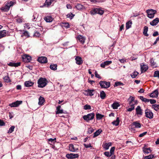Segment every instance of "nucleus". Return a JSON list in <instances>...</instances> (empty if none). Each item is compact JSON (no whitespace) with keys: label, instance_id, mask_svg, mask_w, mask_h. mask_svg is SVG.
<instances>
[{"label":"nucleus","instance_id":"bf43d9fd","mask_svg":"<svg viewBox=\"0 0 159 159\" xmlns=\"http://www.w3.org/2000/svg\"><path fill=\"white\" fill-rule=\"evenodd\" d=\"M45 100H39L38 104L39 105H42L45 102Z\"/></svg>","mask_w":159,"mask_h":159},{"label":"nucleus","instance_id":"9b49d317","mask_svg":"<svg viewBox=\"0 0 159 159\" xmlns=\"http://www.w3.org/2000/svg\"><path fill=\"white\" fill-rule=\"evenodd\" d=\"M22 101H17L15 102H13L11 103L10 104L9 106L11 107H16L18 106L20 104L22 103Z\"/></svg>","mask_w":159,"mask_h":159},{"label":"nucleus","instance_id":"f03ea898","mask_svg":"<svg viewBox=\"0 0 159 159\" xmlns=\"http://www.w3.org/2000/svg\"><path fill=\"white\" fill-rule=\"evenodd\" d=\"M48 82V81L46 78H41L38 81V86L39 88H43L46 86Z\"/></svg>","mask_w":159,"mask_h":159},{"label":"nucleus","instance_id":"cd10ccee","mask_svg":"<svg viewBox=\"0 0 159 159\" xmlns=\"http://www.w3.org/2000/svg\"><path fill=\"white\" fill-rule=\"evenodd\" d=\"M34 84V83L29 81H25L24 83L25 85L27 87L32 86Z\"/></svg>","mask_w":159,"mask_h":159},{"label":"nucleus","instance_id":"79ce46f5","mask_svg":"<svg viewBox=\"0 0 159 159\" xmlns=\"http://www.w3.org/2000/svg\"><path fill=\"white\" fill-rule=\"evenodd\" d=\"M100 96L101 98L102 99H104L105 98L106 96V94L104 91H102L101 92Z\"/></svg>","mask_w":159,"mask_h":159},{"label":"nucleus","instance_id":"a19ab883","mask_svg":"<svg viewBox=\"0 0 159 159\" xmlns=\"http://www.w3.org/2000/svg\"><path fill=\"white\" fill-rule=\"evenodd\" d=\"M96 116L97 120H100L104 117V115L99 113H97L96 114Z\"/></svg>","mask_w":159,"mask_h":159},{"label":"nucleus","instance_id":"7c9ffc66","mask_svg":"<svg viewBox=\"0 0 159 159\" xmlns=\"http://www.w3.org/2000/svg\"><path fill=\"white\" fill-rule=\"evenodd\" d=\"M75 7L78 10H82L83 8H84V7L83 5L78 3L75 6Z\"/></svg>","mask_w":159,"mask_h":159},{"label":"nucleus","instance_id":"5701e85b","mask_svg":"<svg viewBox=\"0 0 159 159\" xmlns=\"http://www.w3.org/2000/svg\"><path fill=\"white\" fill-rule=\"evenodd\" d=\"M61 107L60 106H58L56 107V114H59L61 113H64L63 110L62 109H61Z\"/></svg>","mask_w":159,"mask_h":159},{"label":"nucleus","instance_id":"3c124183","mask_svg":"<svg viewBox=\"0 0 159 159\" xmlns=\"http://www.w3.org/2000/svg\"><path fill=\"white\" fill-rule=\"evenodd\" d=\"M144 102H150L151 104H154L156 102V100H142Z\"/></svg>","mask_w":159,"mask_h":159},{"label":"nucleus","instance_id":"338daca9","mask_svg":"<svg viewBox=\"0 0 159 159\" xmlns=\"http://www.w3.org/2000/svg\"><path fill=\"white\" fill-rule=\"evenodd\" d=\"M93 130H94L92 128H90L89 129L88 132L89 134H91L93 132Z\"/></svg>","mask_w":159,"mask_h":159},{"label":"nucleus","instance_id":"e2e57ef3","mask_svg":"<svg viewBox=\"0 0 159 159\" xmlns=\"http://www.w3.org/2000/svg\"><path fill=\"white\" fill-rule=\"evenodd\" d=\"M104 155L107 157H109L111 156V154H110V153L109 152H105L104 153Z\"/></svg>","mask_w":159,"mask_h":159},{"label":"nucleus","instance_id":"72a5a7b5","mask_svg":"<svg viewBox=\"0 0 159 159\" xmlns=\"http://www.w3.org/2000/svg\"><path fill=\"white\" fill-rule=\"evenodd\" d=\"M132 24V21L131 20H129L126 23V30H128L130 28Z\"/></svg>","mask_w":159,"mask_h":159},{"label":"nucleus","instance_id":"4d7b16f0","mask_svg":"<svg viewBox=\"0 0 159 159\" xmlns=\"http://www.w3.org/2000/svg\"><path fill=\"white\" fill-rule=\"evenodd\" d=\"M84 108L85 110L90 109L91 107L89 105H86L84 106Z\"/></svg>","mask_w":159,"mask_h":159},{"label":"nucleus","instance_id":"4c0bfd02","mask_svg":"<svg viewBox=\"0 0 159 159\" xmlns=\"http://www.w3.org/2000/svg\"><path fill=\"white\" fill-rule=\"evenodd\" d=\"M119 120L118 117H117V118L115 120H114L112 122V124L116 126H117L119 125Z\"/></svg>","mask_w":159,"mask_h":159},{"label":"nucleus","instance_id":"423d86ee","mask_svg":"<svg viewBox=\"0 0 159 159\" xmlns=\"http://www.w3.org/2000/svg\"><path fill=\"white\" fill-rule=\"evenodd\" d=\"M94 114L93 113L89 114L87 115L84 116L83 118V119L87 121L89 120H93L94 117Z\"/></svg>","mask_w":159,"mask_h":159},{"label":"nucleus","instance_id":"ddd939ff","mask_svg":"<svg viewBox=\"0 0 159 159\" xmlns=\"http://www.w3.org/2000/svg\"><path fill=\"white\" fill-rule=\"evenodd\" d=\"M133 101L134 100H131V101L129 102L130 106L129 108L127 109V111L130 112L134 109L135 107L134 104H133Z\"/></svg>","mask_w":159,"mask_h":159},{"label":"nucleus","instance_id":"680f3d73","mask_svg":"<svg viewBox=\"0 0 159 159\" xmlns=\"http://www.w3.org/2000/svg\"><path fill=\"white\" fill-rule=\"evenodd\" d=\"M95 75L96 77L100 79H101V77L98 74L97 72L96 71L95 72Z\"/></svg>","mask_w":159,"mask_h":159},{"label":"nucleus","instance_id":"a211bd4d","mask_svg":"<svg viewBox=\"0 0 159 159\" xmlns=\"http://www.w3.org/2000/svg\"><path fill=\"white\" fill-rule=\"evenodd\" d=\"M94 91L93 89H89L85 90V94L87 95L92 96L93 95V93Z\"/></svg>","mask_w":159,"mask_h":159},{"label":"nucleus","instance_id":"c756f323","mask_svg":"<svg viewBox=\"0 0 159 159\" xmlns=\"http://www.w3.org/2000/svg\"><path fill=\"white\" fill-rule=\"evenodd\" d=\"M132 125L134 126L135 128H140L141 127V124L137 121H135L133 123Z\"/></svg>","mask_w":159,"mask_h":159},{"label":"nucleus","instance_id":"6e6552de","mask_svg":"<svg viewBox=\"0 0 159 159\" xmlns=\"http://www.w3.org/2000/svg\"><path fill=\"white\" fill-rule=\"evenodd\" d=\"M79 155L78 154H67L66 155V157L68 159H74L78 158Z\"/></svg>","mask_w":159,"mask_h":159},{"label":"nucleus","instance_id":"1a4fd4ad","mask_svg":"<svg viewBox=\"0 0 159 159\" xmlns=\"http://www.w3.org/2000/svg\"><path fill=\"white\" fill-rule=\"evenodd\" d=\"M145 114L146 117L150 119L153 117V114L150 110H146Z\"/></svg>","mask_w":159,"mask_h":159},{"label":"nucleus","instance_id":"f704fd0d","mask_svg":"<svg viewBox=\"0 0 159 159\" xmlns=\"http://www.w3.org/2000/svg\"><path fill=\"white\" fill-rule=\"evenodd\" d=\"M139 74V73L136 71H134L133 73L130 75L132 78H135Z\"/></svg>","mask_w":159,"mask_h":159},{"label":"nucleus","instance_id":"a878e982","mask_svg":"<svg viewBox=\"0 0 159 159\" xmlns=\"http://www.w3.org/2000/svg\"><path fill=\"white\" fill-rule=\"evenodd\" d=\"M10 9L7 5H5L4 7H2L0 8V10L3 12H7Z\"/></svg>","mask_w":159,"mask_h":159},{"label":"nucleus","instance_id":"6e6d98bb","mask_svg":"<svg viewBox=\"0 0 159 159\" xmlns=\"http://www.w3.org/2000/svg\"><path fill=\"white\" fill-rule=\"evenodd\" d=\"M124 85V84H123V83H121V82H115V85H114V86H120V85Z\"/></svg>","mask_w":159,"mask_h":159},{"label":"nucleus","instance_id":"774afa93","mask_svg":"<svg viewBox=\"0 0 159 159\" xmlns=\"http://www.w3.org/2000/svg\"><path fill=\"white\" fill-rule=\"evenodd\" d=\"M119 61L121 63H124L126 62V60L125 59H119Z\"/></svg>","mask_w":159,"mask_h":159},{"label":"nucleus","instance_id":"bb28decb","mask_svg":"<svg viewBox=\"0 0 159 159\" xmlns=\"http://www.w3.org/2000/svg\"><path fill=\"white\" fill-rule=\"evenodd\" d=\"M10 9L7 5H5L4 7H2L0 8V10L3 12H7Z\"/></svg>","mask_w":159,"mask_h":159},{"label":"nucleus","instance_id":"0eeeda50","mask_svg":"<svg viewBox=\"0 0 159 159\" xmlns=\"http://www.w3.org/2000/svg\"><path fill=\"white\" fill-rule=\"evenodd\" d=\"M136 114L138 117H140L142 115L143 112V110L140 106H138L135 109Z\"/></svg>","mask_w":159,"mask_h":159},{"label":"nucleus","instance_id":"052dcab7","mask_svg":"<svg viewBox=\"0 0 159 159\" xmlns=\"http://www.w3.org/2000/svg\"><path fill=\"white\" fill-rule=\"evenodd\" d=\"M84 145L85 148H91L92 147V146H91L90 143H89V144H87L84 143Z\"/></svg>","mask_w":159,"mask_h":159},{"label":"nucleus","instance_id":"ea45409f","mask_svg":"<svg viewBox=\"0 0 159 159\" xmlns=\"http://www.w3.org/2000/svg\"><path fill=\"white\" fill-rule=\"evenodd\" d=\"M57 64L51 65L50 66V68L52 70H54L57 69Z\"/></svg>","mask_w":159,"mask_h":159},{"label":"nucleus","instance_id":"c9c22d12","mask_svg":"<svg viewBox=\"0 0 159 159\" xmlns=\"http://www.w3.org/2000/svg\"><path fill=\"white\" fill-rule=\"evenodd\" d=\"M24 36L26 37L27 38H28L30 37L29 34L27 31H24L21 36V37H23Z\"/></svg>","mask_w":159,"mask_h":159},{"label":"nucleus","instance_id":"20e7f679","mask_svg":"<svg viewBox=\"0 0 159 159\" xmlns=\"http://www.w3.org/2000/svg\"><path fill=\"white\" fill-rule=\"evenodd\" d=\"M100 84L102 88H107L110 86V83L109 82H106L104 81H101L99 83Z\"/></svg>","mask_w":159,"mask_h":159},{"label":"nucleus","instance_id":"58836bf2","mask_svg":"<svg viewBox=\"0 0 159 159\" xmlns=\"http://www.w3.org/2000/svg\"><path fill=\"white\" fill-rule=\"evenodd\" d=\"M120 106L119 103L117 102L114 103L112 105V107L113 109H116Z\"/></svg>","mask_w":159,"mask_h":159},{"label":"nucleus","instance_id":"412c9836","mask_svg":"<svg viewBox=\"0 0 159 159\" xmlns=\"http://www.w3.org/2000/svg\"><path fill=\"white\" fill-rule=\"evenodd\" d=\"M69 148L70 151L72 152H75L78 150L77 148H75L73 144H70L69 145Z\"/></svg>","mask_w":159,"mask_h":159},{"label":"nucleus","instance_id":"2f4dec72","mask_svg":"<svg viewBox=\"0 0 159 159\" xmlns=\"http://www.w3.org/2000/svg\"><path fill=\"white\" fill-rule=\"evenodd\" d=\"M44 19L47 22H51L53 20V19L51 16H48L45 17Z\"/></svg>","mask_w":159,"mask_h":159},{"label":"nucleus","instance_id":"5fc2aeb1","mask_svg":"<svg viewBox=\"0 0 159 159\" xmlns=\"http://www.w3.org/2000/svg\"><path fill=\"white\" fill-rule=\"evenodd\" d=\"M154 157V155H150L148 156H145L144 157L145 159H152Z\"/></svg>","mask_w":159,"mask_h":159},{"label":"nucleus","instance_id":"4be33fe9","mask_svg":"<svg viewBox=\"0 0 159 159\" xmlns=\"http://www.w3.org/2000/svg\"><path fill=\"white\" fill-rule=\"evenodd\" d=\"M140 66L141 73L146 71L148 69V66L145 64L141 65Z\"/></svg>","mask_w":159,"mask_h":159},{"label":"nucleus","instance_id":"f257e3e1","mask_svg":"<svg viewBox=\"0 0 159 159\" xmlns=\"http://www.w3.org/2000/svg\"><path fill=\"white\" fill-rule=\"evenodd\" d=\"M102 8H95L92 9L89 13L92 15H94L96 14H98L100 15H102L104 11L101 9Z\"/></svg>","mask_w":159,"mask_h":159},{"label":"nucleus","instance_id":"f8f14e48","mask_svg":"<svg viewBox=\"0 0 159 159\" xmlns=\"http://www.w3.org/2000/svg\"><path fill=\"white\" fill-rule=\"evenodd\" d=\"M37 61L42 63H47L48 61L47 58L45 57H38Z\"/></svg>","mask_w":159,"mask_h":159},{"label":"nucleus","instance_id":"37998d69","mask_svg":"<svg viewBox=\"0 0 159 159\" xmlns=\"http://www.w3.org/2000/svg\"><path fill=\"white\" fill-rule=\"evenodd\" d=\"M159 105L154 104L152 105V107L155 110L157 111L159 109Z\"/></svg>","mask_w":159,"mask_h":159},{"label":"nucleus","instance_id":"a18cd8bd","mask_svg":"<svg viewBox=\"0 0 159 159\" xmlns=\"http://www.w3.org/2000/svg\"><path fill=\"white\" fill-rule=\"evenodd\" d=\"M143 152L146 153H148L151 152V150L150 148H145L143 149Z\"/></svg>","mask_w":159,"mask_h":159},{"label":"nucleus","instance_id":"dca6fc26","mask_svg":"<svg viewBox=\"0 0 159 159\" xmlns=\"http://www.w3.org/2000/svg\"><path fill=\"white\" fill-rule=\"evenodd\" d=\"M158 94V90L156 89L150 94V96L151 98H156L157 97Z\"/></svg>","mask_w":159,"mask_h":159},{"label":"nucleus","instance_id":"49530a36","mask_svg":"<svg viewBox=\"0 0 159 159\" xmlns=\"http://www.w3.org/2000/svg\"><path fill=\"white\" fill-rule=\"evenodd\" d=\"M4 81L7 82H11L10 78L8 76H6L3 78Z\"/></svg>","mask_w":159,"mask_h":159},{"label":"nucleus","instance_id":"aec40b11","mask_svg":"<svg viewBox=\"0 0 159 159\" xmlns=\"http://www.w3.org/2000/svg\"><path fill=\"white\" fill-rule=\"evenodd\" d=\"M159 22V19L158 18H156L152 21L150 23V24L152 26L156 25Z\"/></svg>","mask_w":159,"mask_h":159},{"label":"nucleus","instance_id":"69168bd1","mask_svg":"<svg viewBox=\"0 0 159 159\" xmlns=\"http://www.w3.org/2000/svg\"><path fill=\"white\" fill-rule=\"evenodd\" d=\"M159 35V33L158 32L156 31L154 32V33L152 34V36L154 37H155L157 36H158Z\"/></svg>","mask_w":159,"mask_h":159},{"label":"nucleus","instance_id":"9d476101","mask_svg":"<svg viewBox=\"0 0 159 159\" xmlns=\"http://www.w3.org/2000/svg\"><path fill=\"white\" fill-rule=\"evenodd\" d=\"M2 27V26L0 25V30ZM8 33V31L6 30L0 31V39L6 36V34Z\"/></svg>","mask_w":159,"mask_h":159},{"label":"nucleus","instance_id":"13d9d810","mask_svg":"<svg viewBox=\"0 0 159 159\" xmlns=\"http://www.w3.org/2000/svg\"><path fill=\"white\" fill-rule=\"evenodd\" d=\"M115 148L114 147H112L110 150V153L111 155L114 154Z\"/></svg>","mask_w":159,"mask_h":159},{"label":"nucleus","instance_id":"7ed1b4c3","mask_svg":"<svg viewBox=\"0 0 159 159\" xmlns=\"http://www.w3.org/2000/svg\"><path fill=\"white\" fill-rule=\"evenodd\" d=\"M56 2V1L55 0H46L43 5L40 7H48L51 5L53 6Z\"/></svg>","mask_w":159,"mask_h":159},{"label":"nucleus","instance_id":"864d4df0","mask_svg":"<svg viewBox=\"0 0 159 159\" xmlns=\"http://www.w3.org/2000/svg\"><path fill=\"white\" fill-rule=\"evenodd\" d=\"M63 25L66 28H68L70 27V25L68 23L65 22L63 23Z\"/></svg>","mask_w":159,"mask_h":159},{"label":"nucleus","instance_id":"393cba45","mask_svg":"<svg viewBox=\"0 0 159 159\" xmlns=\"http://www.w3.org/2000/svg\"><path fill=\"white\" fill-rule=\"evenodd\" d=\"M111 146V142L108 143H105V144H103L102 145V147L105 150H108L109 147Z\"/></svg>","mask_w":159,"mask_h":159},{"label":"nucleus","instance_id":"09e8293b","mask_svg":"<svg viewBox=\"0 0 159 159\" xmlns=\"http://www.w3.org/2000/svg\"><path fill=\"white\" fill-rule=\"evenodd\" d=\"M75 16V15L73 14L72 13L68 14L66 15V17L67 18H69L70 19H72Z\"/></svg>","mask_w":159,"mask_h":159},{"label":"nucleus","instance_id":"b1692460","mask_svg":"<svg viewBox=\"0 0 159 159\" xmlns=\"http://www.w3.org/2000/svg\"><path fill=\"white\" fill-rule=\"evenodd\" d=\"M77 39L82 44H84L85 42V39L81 35H79L77 37Z\"/></svg>","mask_w":159,"mask_h":159},{"label":"nucleus","instance_id":"de8ad7c7","mask_svg":"<svg viewBox=\"0 0 159 159\" xmlns=\"http://www.w3.org/2000/svg\"><path fill=\"white\" fill-rule=\"evenodd\" d=\"M15 128L14 126H12L8 130V133H12L13 131Z\"/></svg>","mask_w":159,"mask_h":159},{"label":"nucleus","instance_id":"e433bc0d","mask_svg":"<svg viewBox=\"0 0 159 159\" xmlns=\"http://www.w3.org/2000/svg\"><path fill=\"white\" fill-rule=\"evenodd\" d=\"M14 4V2L10 1H8L6 3V5H7L9 8H10L11 7L13 6Z\"/></svg>","mask_w":159,"mask_h":159},{"label":"nucleus","instance_id":"39448f33","mask_svg":"<svg viewBox=\"0 0 159 159\" xmlns=\"http://www.w3.org/2000/svg\"><path fill=\"white\" fill-rule=\"evenodd\" d=\"M146 12L147 13L148 17L150 18H152L154 17V15L157 12V11L152 9H150L147 10Z\"/></svg>","mask_w":159,"mask_h":159},{"label":"nucleus","instance_id":"4468645a","mask_svg":"<svg viewBox=\"0 0 159 159\" xmlns=\"http://www.w3.org/2000/svg\"><path fill=\"white\" fill-rule=\"evenodd\" d=\"M76 60V63L78 65H80L83 63V61L81 57L77 56L75 58Z\"/></svg>","mask_w":159,"mask_h":159},{"label":"nucleus","instance_id":"603ef678","mask_svg":"<svg viewBox=\"0 0 159 159\" xmlns=\"http://www.w3.org/2000/svg\"><path fill=\"white\" fill-rule=\"evenodd\" d=\"M154 77H157L159 78V71L158 70L155 71L154 73V75L153 76Z\"/></svg>","mask_w":159,"mask_h":159},{"label":"nucleus","instance_id":"c03bdc74","mask_svg":"<svg viewBox=\"0 0 159 159\" xmlns=\"http://www.w3.org/2000/svg\"><path fill=\"white\" fill-rule=\"evenodd\" d=\"M41 35V34L38 31L35 32L33 35L34 37H39Z\"/></svg>","mask_w":159,"mask_h":159},{"label":"nucleus","instance_id":"0e129e2a","mask_svg":"<svg viewBox=\"0 0 159 159\" xmlns=\"http://www.w3.org/2000/svg\"><path fill=\"white\" fill-rule=\"evenodd\" d=\"M147 132H145L143 133L140 134L139 135V137H143V136H144L145 135L147 134Z\"/></svg>","mask_w":159,"mask_h":159},{"label":"nucleus","instance_id":"f3484780","mask_svg":"<svg viewBox=\"0 0 159 159\" xmlns=\"http://www.w3.org/2000/svg\"><path fill=\"white\" fill-rule=\"evenodd\" d=\"M111 61H107L104 62L101 64V66L103 68H104L106 66H108L112 63Z\"/></svg>","mask_w":159,"mask_h":159},{"label":"nucleus","instance_id":"8fccbe9b","mask_svg":"<svg viewBox=\"0 0 159 159\" xmlns=\"http://www.w3.org/2000/svg\"><path fill=\"white\" fill-rule=\"evenodd\" d=\"M150 63L151 64V65L152 66H153L154 67H156L157 66H155L156 62H155L153 59H152L150 60Z\"/></svg>","mask_w":159,"mask_h":159},{"label":"nucleus","instance_id":"c85d7f7f","mask_svg":"<svg viewBox=\"0 0 159 159\" xmlns=\"http://www.w3.org/2000/svg\"><path fill=\"white\" fill-rule=\"evenodd\" d=\"M148 30V27L147 26H145L143 28V34L144 35L146 36H148V34L147 33Z\"/></svg>","mask_w":159,"mask_h":159},{"label":"nucleus","instance_id":"2eb2a0df","mask_svg":"<svg viewBox=\"0 0 159 159\" xmlns=\"http://www.w3.org/2000/svg\"><path fill=\"white\" fill-rule=\"evenodd\" d=\"M21 63L20 62H18L16 63L10 62L9 63H7L8 66L11 67H17L20 65Z\"/></svg>","mask_w":159,"mask_h":159},{"label":"nucleus","instance_id":"6ab92c4d","mask_svg":"<svg viewBox=\"0 0 159 159\" xmlns=\"http://www.w3.org/2000/svg\"><path fill=\"white\" fill-rule=\"evenodd\" d=\"M24 61L26 62H30L31 60V57L27 55L24 56L22 58Z\"/></svg>","mask_w":159,"mask_h":159},{"label":"nucleus","instance_id":"473e14b6","mask_svg":"<svg viewBox=\"0 0 159 159\" xmlns=\"http://www.w3.org/2000/svg\"><path fill=\"white\" fill-rule=\"evenodd\" d=\"M102 132L101 129H99L95 132L93 134V137L95 138L99 135Z\"/></svg>","mask_w":159,"mask_h":159}]
</instances>
